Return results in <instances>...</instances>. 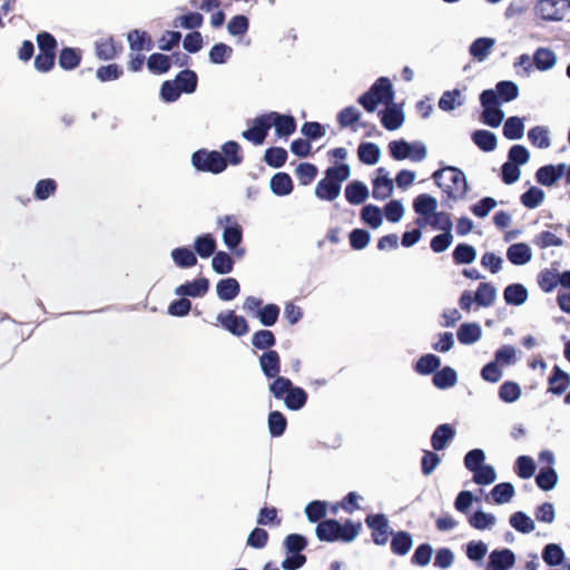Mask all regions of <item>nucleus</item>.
<instances>
[{
	"mask_svg": "<svg viewBox=\"0 0 570 570\" xmlns=\"http://www.w3.org/2000/svg\"><path fill=\"white\" fill-rule=\"evenodd\" d=\"M269 392L277 400H283L285 406L291 411H298L307 402V393L285 376H278L269 384Z\"/></svg>",
	"mask_w": 570,
	"mask_h": 570,
	"instance_id": "nucleus-1",
	"label": "nucleus"
},
{
	"mask_svg": "<svg viewBox=\"0 0 570 570\" xmlns=\"http://www.w3.org/2000/svg\"><path fill=\"white\" fill-rule=\"evenodd\" d=\"M351 168L346 164L328 167L325 177L315 187V195L323 200H334L341 193V185L350 177Z\"/></svg>",
	"mask_w": 570,
	"mask_h": 570,
	"instance_id": "nucleus-2",
	"label": "nucleus"
},
{
	"mask_svg": "<svg viewBox=\"0 0 570 570\" xmlns=\"http://www.w3.org/2000/svg\"><path fill=\"white\" fill-rule=\"evenodd\" d=\"M433 178L438 186L448 194L450 198L461 199L466 195V178L458 168H442L433 174Z\"/></svg>",
	"mask_w": 570,
	"mask_h": 570,
	"instance_id": "nucleus-3",
	"label": "nucleus"
},
{
	"mask_svg": "<svg viewBox=\"0 0 570 570\" xmlns=\"http://www.w3.org/2000/svg\"><path fill=\"white\" fill-rule=\"evenodd\" d=\"M315 533L320 541L351 542L356 537V524L352 521H346L344 524H341L336 520L327 519L317 523Z\"/></svg>",
	"mask_w": 570,
	"mask_h": 570,
	"instance_id": "nucleus-4",
	"label": "nucleus"
},
{
	"mask_svg": "<svg viewBox=\"0 0 570 570\" xmlns=\"http://www.w3.org/2000/svg\"><path fill=\"white\" fill-rule=\"evenodd\" d=\"M394 91L392 82L389 78H379L371 89L363 95L358 102L370 112L375 111L379 106L385 107L389 102L393 101Z\"/></svg>",
	"mask_w": 570,
	"mask_h": 570,
	"instance_id": "nucleus-5",
	"label": "nucleus"
},
{
	"mask_svg": "<svg viewBox=\"0 0 570 570\" xmlns=\"http://www.w3.org/2000/svg\"><path fill=\"white\" fill-rule=\"evenodd\" d=\"M286 558L282 561L284 570H297L306 563V556L301 552L307 547V539L298 533L288 534L284 539Z\"/></svg>",
	"mask_w": 570,
	"mask_h": 570,
	"instance_id": "nucleus-6",
	"label": "nucleus"
},
{
	"mask_svg": "<svg viewBox=\"0 0 570 570\" xmlns=\"http://www.w3.org/2000/svg\"><path fill=\"white\" fill-rule=\"evenodd\" d=\"M387 147L391 157L399 161L409 159L413 163H420L428 156L426 145L419 140L412 142L404 139L392 140Z\"/></svg>",
	"mask_w": 570,
	"mask_h": 570,
	"instance_id": "nucleus-7",
	"label": "nucleus"
},
{
	"mask_svg": "<svg viewBox=\"0 0 570 570\" xmlns=\"http://www.w3.org/2000/svg\"><path fill=\"white\" fill-rule=\"evenodd\" d=\"M191 164L198 171L220 174L226 169V159L216 150L199 149L191 156Z\"/></svg>",
	"mask_w": 570,
	"mask_h": 570,
	"instance_id": "nucleus-8",
	"label": "nucleus"
},
{
	"mask_svg": "<svg viewBox=\"0 0 570 570\" xmlns=\"http://www.w3.org/2000/svg\"><path fill=\"white\" fill-rule=\"evenodd\" d=\"M480 101L483 107L484 124L493 128L499 127L504 118V112L499 107L500 104L497 102V94L493 90H484L480 96Z\"/></svg>",
	"mask_w": 570,
	"mask_h": 570,
	"instance_id": "nucleus-9",
	"label": "nucleus"
},
{
	"mask_svg": "<svg viewBox=\"0 0 570 570\" xmlns=\"http://www.w3.org/2000/svg\"><path fill=\"white\" fill-rule=\"evenodd\" d=\"M570 10L569 0H539L534 11L546 21H560Z\"/></svg>",
	"mask_w": 570,
	"mask_h": 570,
	"instance_id": "nucleus-10",
	"label": "nucleus"
},
{
	"mask_svg": "<svg viewBox=\"0 0 570 570\" xmlns=\"http://www.w3.org/2000/svg\"><path fill=\"white\" fill-rule=\"evenodd\" d=\"M354 222V212L344 209L337 215V225L328 232L327 238L332 243H338L340 235H347L351 247L356 249V228L347 230L348 226H352Z\"/></svg>",
	"mask_w": 570,
	"mask_h": 570,
	"instance_id": "nucleus-11",
	"label": "nucleus"
},
{
	"mask_svg": "<svg viewBox=\"0 0 570 570\" xmlns=\"http://www.w3.org/2000/svg\"><path fill=\"white\" fill-rule=\"evenodd\" d=\"M379 117L382 126L386 130H399L405 122L404 107L402 104L391 101L379 111Z\"/></svg>",
	"mask_w": 570,
	"mask_h": 570,
	"instance_id": "nucleus-12",
	"label": "nucleus"
},
{
	"mask_svg": "<svg viewBox=\"0 0 570 570\" xmlns=\"http://www.w3.org/2000/svg\"><path fill=\"white\" fill-rule=\"evenodd\" d=\"M365 523L371 530V537L375 544L384 546L387 543L391 528L386 515L382 513L368 514L365 519Z\"/></svg>",
	"mask_w": 570,
	"mask_h": 570,
	"instance_id": "nucleus-13",
	"label": "nucleus"
},
{
	"mask_svg": "<svg viewBox=\"0 0 570 570\" xmlns=\"http://www.w3.org/2000/svg\"><path fill=\"white\" fill-rule=\"evenodd\" d=\"M515 562L517 556L511 549H494L489 553L484 570H512Z\"/></svg>",
	"mask_w": 570,
	"mask_h": 570,
	"instance_id": "nucleus-14",
	"label": "nucleus"
},
{
	"mask_svg": "<svg viewBox=\"0 0 570 570\" xmlns=\"http://www.w3.org/2000/svg\"><path fill=\"white\" fill-rule=\"evenodd\" d=\"M271 129V122L267 114H263L252 120V126L242 132V137L254 145H262Z\"/></svg>",
	"mask_w": 570,
	"mask_h": 570,
	"instance_id": "nucleus-15",
	"label": "nucleus"
},
{
	"mask_svg": "<svg viewBox=\"0 0 570 570\" xmlns=\"http://www.w3.org/2000/svg\"><path fill=\"white\" fill-rule=\"evenodd\" d=\"M438 199L428 194L419 195L413 202L414 212L420 215L416 219V225L423 227L428 225V219L432 217L438 210Z\"/></svg>",
	"mask_w": 570,
	"mask_h": 570,
	"instance_id": "nucleus-16",
	"label": "nucleus"
},
{
	"mask_svg": "<svg viewBox=\"0 0 570 570\" xmlns=\"http://www.w3.org/2000/svg\"><path fill=\"white\" fill-rule=\"evenodd\" d=\"M122 51L124 45L112 36L100 38L95 42V55L99 60H114L118 58Z\"/></svg>",
	"mask_w": 570,
	"mask_h": 570,
	"instance_id": "nucleus-17",
	"label": "nucleus"
},
{
	"mask_svg": "<svg viewBox=\"0 0 570 570\" xmlns=\"http://www.w3.org/2000/svg\"><path fill=\"white\" fill-rule=\"evenodd\" d=\"M217 321L235 336H243L249 332L247 321L243 316L236 315L234 311L218 314Z\"/></svg>",
	"mask_w": 570,
	"mask_h": 570,
	"instance_id": "nucleus-18",
	"label": "nucleus"
},
{
	"mask_svg": "<svg viewBox=\"0 0 570 570\" xmlns=\"http://www.w3.org/2000/svg\"><path fill=\"white\" fill-rule=\"evenodd\" d=\"M224 223H226V226L223 232V240L229 249H235L243 239L242 226L229 215L219 219V224Z\"/></svg>",
	"mask_w": 570,
	"mask_h": 570,
	"instance_id": "nucleus-19",
	"label": "nucleus"
},
{
	"mask_svg": "<svg viewBox=\"0 0 570 570\" xmlns=\"http://www.w3.org/2000/svg\"><path fill=\"white\" fill-rule=\"evenodd\" d=\"M271 128L274 126L278 137H288L296 130V120L291 115H282L276 111L267 112Z\"/></svg>",
	"mask_w": 570,
	"mask_h": 570,
	"instance_id": "nucleus-20",
	"label": "nucleus"
},
{
	"mask_svg": "<svg viewBox=\"0 0 570 570\" xmlns=\"http://www.w3.org/2000/svg\"><path fill=\"white\" fill-rule=\"evenodd\" d=\"M127 41L132 52H140L144 50L150 51L155 47L151 36L147 31L140 29L130 30L127 33Z\"/></svg>",
	"mask_w": 570,
	"mask_h": 570,
	"instance_id": "nucleus-21",
	"label": "nucleus"
},
{
	"mask_svg": "<svg viewBox=\"0 0 570 570\" xmlns=\"http://www.w3.org/2000/svg\"><path fill=\"white\" fill-rule=\"evenodd\" d=\"M261 368L264 375L268 379L281 376V357L277 351L268 350L259 357Z\"/></svg>",
	"mask_w": 570,
	"mask_h": 570,
	"instance_id": "nucleus-22",
	"label": "nucleus"
},
{
	"mask_svg": "<svg viewBox=\"0 0 570 570\" xmlns=\"http://www.w3.org/2000/svg\"><path fill=\"white\" fill-rule=\"evenodd\" d=\"M82 60V51L79 48L65 47L60 50L58 56V63L60 68L66 71H71L78 68Z\"/></svg>",
	"mask_w": 570,
	"mask_h": 570,
	"instance_id": "nucleus-23",
	"label": "nucleus"
},
{
	"mask_svg": "<svg viewBox=\"0 0 570 570\" xmlns=\"http://www.w3.org/2000/svg\"><path fill=\"white\" fill-rule=\"evenodd\" d=\"M495 46V39L489 37H481L475 39L470 48V55L478 61L482 62L488 59Z\"/></svg>",
	"mask_w": 570,
	"mask_h": 570,
	"instance_id": "nucleus-24",
	"label": "nucleus"
},
{
	"mask_svg": "<svg viewBox=\"0 0 570 570\" xmlns=\"http://www.w3.org/2000/svg\"><path fill=\"white\" fill-rule=\"evenodd\" d=\"M558 57L553 50L539 47L533 53V63L539 71H548L556 67Z\"/></svg>",
	"mask_w": 570,
	"mask_h": 570,
	"instance_id": "nucleus-25",
	"label": "nucleus"
},
{
	"mask_svg": "<svg viewBox=\"0 0 570 570\" xmlns=\"http://www.w3.org/2000/svg\"><path fill=\"white\" fill-rule=\"evenodd\" d=\"M209 282L205 277L187 282L176 288V294L180 296L200 297L208 292Z\"/></svg>",
	"mask_w": 570,
	"mask_h": 570,
	"instance_id": "nucleus-26",
	"label": "nucleus"
},
{
	"mask_svg": "<svg viewBox=\"0 0 570 570\" xmlns=\"http://www.w3.org/2000/svg\"><path fill=\"white\" fill-rule=\"evenodd\" d=\"M549 392L561 395L570 386V374L562 371L559 366L553 367V373L549 377Z\"/></svg>",
	"mask_w": 570,
	"mask_h": 570,
	"instance_id": "nucleus-27",
	"label": "nucleus"
},
{
	"mask_svg": "<svg viewBox=\"0 0 570 570\" xmlns=\"http://www.w3.org/2000/svg\"><path fill=\"white\" fill-rule=\"evenodd\" d=\"M507 257L513 265H524L532 258V250L525 243L511 245L507 250Z\"/></svg>",
	"mask_w": 570,
	"mask_h": 570,
	"instance_id": "nucleus-28",
	"label": "nucleus"
},
{
	"mask_svg": "<svg viewBox=\"0 0 570 570\" xmlns=\"http://www.w3.org/2000/svg\"><path fill=\"white\" fill-rule=\"evenodd\" d=\"M564 164L543 166L538 169L535 177L541 185L551 186L564 174Z\"/></svg>",
	"mask_w": 570,
	"mask_h": 570,
	"instance_id": "nucleus-29",
	"label": "nucleus"
},
{
	"mask_svg": "<svg viewBox=\"0 0 570 570\" xmlns=\"http://www.w3.org/2000/svg\"><path fill=\"white\" fill-rule=\"evenodd\" d=\"M272 191L277 196H287L293 191V180L287 173H276L269 181Z\"/></svg>",
	"mask_w": 570,
	"mask_h": 570,
	"instance_id": "nucleus-30",
	"label": "nucleus"
},
{
	"mask_svg": "<svg viewBox=\"0 0 570 570\" xmlns=\"http://www.w3.org/2000/svg\"><path fill=\"white\" fill-rule=\"evenodd\" d=\"M509 524L522 534L531 533L535 530L534 520L522 511L514 512L509 518Z\"/></svg>",
	"mask_w": 570,
	"mask_h": 570,
	"instance_id": "nucleus-31",
	"label": "nucleus"
},
{
	"mask_svg": "<svg viewBox=\"0 0 570 570\" xmlns=\"http://www.w3.org/2000/svg\"><path fill=\"white\" fill-rule=\"evenodd\" d=\"M217 295L222 301H232L240 292L239 283L234 277L220 279L216 285Z\"/></svg>",
	"mask_w": 570,
	"mask_h": 570,
	"instance_id": "nucleus-32",
	"label": "nucleus"
},
{
	"mask_svg": "<svg viewBox=\"0 0 570 570\" xmlns=\"http://www.w3.org/2000/svg\"><path fill=\"white\" fill-rule=\"evenodd\" d=\"M498 289L490 283H481L474 294V301L479 306L490 307L494 304Z\"/></svg>",
	"mask_w": 570,
	"mask_h": 570,
	"instance_id": "nucleus-33",
	"label": "nucleus"
},
{
	"mask_svg": "<svg viewBox=\"0 0 570 570\" xmlns=\"http://www.w3.org/2000/svg\"><path fill=\"white\" fill-rule=\"evenodd\" d=\"M454 435L455 430L450 424H441L436 428L431 438L433 449L436 451L445 449Z\"/></svg>",
	"mask_w": 570,
	"mask_h": 570,
	"instance_id": "nucleus-34",
	"label": "nucleus"
},
{
	"mask_svg": "<svg viewBox=\"0 0 570 570\" xmlns=\"http://www.w3.org/2000/svg\"><path fill=\"white\" fill-rule=\"evenodd\" d=\"M528 296V289L522 284H511L503 292V298L509 305H522L527 302Z\"/></svg>",
	"mask_w": 570,
	"mask_h": 570,
	"instance_id": "nucleus-35",
	"label": "nucleus"
},
{
	"mask_svg": "<svg viewBox=\"0 0 570 570\" xmlns=\"http://www.w3.org/2000/svg\"><path fill=\"white\" fill-rule=\"evenodd\" d=\"M497 517L479 510L469 517V524L480 531L492 530L497 524Z\"/></svg>",
	"mask_w": 570,
	"mask_h": 570,
	"instance_id": "nucleus-36",
	"label": "nucleus"
},
{
	"mask_svg": "<svg viewBox=\"0 0 570 570\" xmlns=\"http://www.w3.org/2000/svg\"><path fill=\"white\" fill-rule=\"evenodd\" d=\"M482 336L481 326L478 323H465L458 330L460 343L469 345L478 342Z\"/></svg>",
	"mask_w": 570,
	"mask_h": 570,
	"instance_id": "nucleus-37",
	"label": "nucleus"
},
{
	"mask_svg": "<svg viewBox=\"0 0 570 570\" xmlns=\"http://www.w3.org/2000/svg\"><path fill=\"white\" fill-rule=\"evenodd\" d=\"M194 247L202 258H208L216 253V240L212 234H203L196 237Z\"/></svg>",
	"mask_w": 570,
	"mask_h": 570,
	"instance_id": "nucleus-38",
	"label": "nucleus"
},
{
	"mask_svg": "<svg viewBox=\"0 0 570 570\" xmlns=\"http://www.w3.org/2000/svg\"><path fill=\"white\" fill-rule=\"evenodd\" d=\"M171 258L180 268H189L197 264L196 254L188 247H177L173 249Z\"/></svg>",
	"mask_w": 570,
	"mask_h": 570,
	"instance_id": "nucleus-39",
	"label": "nucleus"
},
{
	"mask_svg": "<svg viewBox=\"0 0 570 570\" xmlns=\"http://www.w3.org/2000/svg\"><path fill=\"white\" fill-rule=\"evenodd\" d=\"M171 67V58L164 53H151L147 59V68L155 75L166 73Z\"/></svg>",
	"mask_w": 570,
	"mask_h": 570,
	"instance_id": "nucleus-40",
	"label": "nucleus"
},
{
	"mask_svg": "<svg viewBox=\"0 0 570 570\" xmlns=\"http://www.w3.org/2000/svg\"><path fill=\"white\" fill-rule=\"evenodd\" d=\"M413 546L412 535L406 531L396 532L391 541V549L394 553L405 556Z\"/></svg>",
	"mask_w": 570,
	"mask_h": 570,
	"instance_id": "nucleus-41",
	"label": "nucleus"
},
{
	"mask_svg": "<svg viewBox=\"0 0 570 570\" xmlns=\"http://www.w3.org/2000/svg\"><path fill=\"white\" fill-rule=\"evenodd\" d=\"M464 104V95L461 90L454 89L443 92L439 100V107L444 111L454 110Z\"/></svg>",
	"mask_w": 570,
	"mask_h": 570,
	"instance_id": "nucleus-42",
	"label": "nucleus"
},
{
	"mask_svg": "<svg viewBox=\"0 0 570 570\" xmlns=\"http://www.w3.org/2000/svg\"><path fill=\"white\" fill-rule=\"evenodd\" d=\"M380 175L375 178L373 183V196L375 198L385 199L387 198L393 190V181L384 175V169H379Z\"/></svg>",
	"mask_w": 570,
	"mask_h": 570,
	"instance_id": "nucleus-43",
	"label": "nucleus"
},
{
	"mask_svg": "<svg viewBox=\"0 0 570 570\" xmlns=\"http://www.w3.org/2000/svg\"><path fill=\"white\" fill-rule=\"evenodd\" d=\"M174 81L181 92L193 94L197 88L198 78L195 71L185 69L176 76Z\"/></svg>",
	"mask_w": 570,
	"mask_h": 570,
	"instance_id": "nucleus-44",
	"label": "nucleus"
},
{
	"mask_svg": "<svg viewBox=\"0 0 570 570\" xmlns=\"http://www.w3.org/2000/svg\"><path fill=\"white\" fill-rule=\"evenodd\" d=\"M528 139L533 146L540 149H547L551 146L550 131L544 126L531 128L528 132Z\"/></svg>",
	"mask_w": 570,
	"mask_h": 570,
	"instance_id": "nucleus-45",
	"label": "nucleus"
},
{
	"mask_svg": "<svg viewBox=\"0 0 570 570\" xmlns=\"http://www.w3.org/2000/svg\"><path fill=\"white\" fill-rule=\"evenodd\" d=\"M268 431L273 438L282 436L287 428V420L279 411H272L267 419Z\"/></svg>",
	"mask_w": 570,
	"mask_h": 570,
	"instance_id": "nucleus-46",
	"label": "nucleus"
},
{
	"mask_svg": "<svg viewBox=\"0 0 570 570\" xmlns=\"http://www.w3.org/2000/svg\"><path fill=\"white\" fill-rule=\"evenodd\" d=\"M223 158L226 159V167L228 165L237 166L243 163L242 148L238 142L229 140L222 146Z\"/></svg>",
	"mask_w": 570,
	"mask_h": 570,
	"instance_id": "nucleus-47",
	"label": "nucleus"
},
{
	"mask_svg": "<svg viewBox=\"0 0 570 570\" xmlns=\"http://www.w3.org/2000/svg\"><path fill=\"white\" fill-rule=\"evenodd\" d=\"M514 494V487L509 482L499 483L491 491V497L497 504L511 502Z\"/></svg>",
	"mask_w": 570,
	"mask_h": 570,
	"instance_id": "nucleus-48",
	"label": "nucleus"
},
{
	"mask_svg": "<svg viewBox=\"0 0 570 570\" xmlns=\"http://www.w3.org/2000/svg\"><path fill=\"white\" fill-rule=\"evenodd\" d=\"M497 102H509L514 100L519 95L518 86L512 81H500L495 90Z\"/></svg>",
	"mask_w": 570,
	"mask_h": 570,
	"instance_id": "nucleus-49",
	"label": "nucleus"
},
{
	"mask_svg": "<svg viewBox=\"0 0 570 570\" xmlns=\"http://www.w3.org/2000/svg\"><path fill=\"white\" fill-rule=\"evenodd\" d=\"M503 135L510 140L521 139L524 135V124L520 117H510L504 122Z\"/></svg>",
	"mask_w": 570,
	"mask_h": 570,
	"instance_id": "nucleus-50",
	"label": "nucleus"
},
{
	"mask_svg": "<svg viewBox=\"0 0 570 570\" xmlns=\"http://www.w3.org/2000/svg\"><path fill=\"white\" fill-rule=\"evenodd\" d=\"M458 382V374L456 372L450 367L446 366L442 368L441 371L436 372L433 377V383L439 389H449L456 384Z\"/></svg>",
	"mask_w": 570,
	"mask_h": 570,
	"instance_id": "nucleus-51",
	"label": "nucleus"
},
{
	"mask_svg": "<svg viewBox=\"0 0 570 570\" xmlns=\"http://www.w3.org/2000/svg\"><path fill=\"white\" fill-rule=\"evenodd\" d=\"M212 267L217 274H228L234 268V261L229 254L219 250L214 254Z\"/></svg>",
	"mask_w": 570,
	"mask_h": 570,
	"instance_id": "nucleus-52",
	"label": "nucleus"
},
{
	"mask_svg": "<svg viewBox=\"0 0 570 570\" xmlns=\"http://www.w3.org/2000/svg\"><path fill=\"white\" fill-rule=\"evenodd\" d=\"M264 160L273 168H281L287 160V151L283 147H269L265 150Z\"/></svg>",
	"mask_w": 570,
	"mask_h": 570,
	"instance_id": "nucleus-53",
	"label": "nucleus"
},
{
	"mask_svg": "<svg viewBox=\"0 0 570 570\" xmlns=\"http://www.w3.org/2000/svg\"><path fill=\"white\" fill-rule=\"evenodd\" d=\"M203 22L204 17L199 12H188L187 14L176 17L174 27L195 30L200 28Z\"/></svg>",
	"mask_w": 570,
	"mask_h": 570,
	"instance_id": "nucleus-54",
	"label": "nucleus"
},
{
	"mask_svg": "<svg viewBox=\"0 0 570 570\" xmlns=\"http://www.w3.org/2000/svg\"><path fill=\"white\" fill-rule=\"evenodd\" d=\"M543 561L551 567L559 566L564 560V552L559 544L549 543L542 551Z\"/></svg>",
	"mask_w": 570,
	"mask_h": 570,
	"instance_id": "nucleus-55",
	"label": "nucleus"
},
{
	"mask_svg": "<svg viewBox=\"0 0 570 570\" xmlns=\"http://www.w3.org/2000/svg\"><path fill=\"white\" fill-rule=\"evenodd\" d=\"M488 550L489 548L485 542L472 540L466 543L465 553L470 561L482 563Z\"/></svg>",
	"mask_w": 570,
	"mask_h": 570,
	"instance_id": "nucleus-56",
	"label": "nucleus"
},
{
	"mask_svg": "<svg viewBox=\"0 0 570 570\" xmlns=\"http://www.w3.org/2000/svg\"><path fill=\"white\" fill-rule=\"evenodd\" d=\"M522 394L521 386L512 381L504 382L499 389V396L505 403L517 402Z\"/></svg>",
	"mask_w": 570,
	"mask_h": 570,
	"instance_id": "nucleus-57",
	"label": "nucleus"
},
{
	"mask_svg": "<svg viewBox=\"0 0 570 570\" xmlns=\"http://www.w3.org/2000/svg\"><path fill=\"white\" fill-rule=\"evenodd\" d=\"M473 141L484 151H492L497 147V136L488 130H476L473 134Z\"/></svg>",
	"mask_w": 570,
	"mask_h": 570,
	"instance_id": "nucleus-58",
	"label": "nucleus"
},
{
	"mask_svg": "<svg viewBox=\"0 0 570 570\" xmlns=\"http://www.w3.org/2000/svg\"><path fill=\"white\" fill-rule=\"evenodd\" d=\"M279 307L276 304H267L256 313V317L264 326H273L279 316Z\"/></svg>",
	"mask_w": 570,
	"mask_h": 570,
	"instance_id": "nucleus-59",
	"label": "nucleus"
},
{
	"mask_svg": "<svg viewBox=\"0 0 570 570\" xmlns=\"http://www.w3.org/2000/svg\"><path fill=\"white\" fill-rule=\"evenodd\" d=\"M537 484L544 491L552 490L558 482V474L551 466L542 468L537 475Z\"/></svg>",
	"mask_w": 570,
	"mask_h": 570,
	"instance_id": "nucleus-60",
	"label": "nucleus"
},
{
	"mask_svg": "<svg viewBox=\"0 0 570 570\" xmlns=\"http://www.w3.org/2000/svg\"><path fill=\"white\" fill-rule=\"evenodd\" d=\"M381 149L377 145L367 142L358 147V159L367 165H374L380 160Z\"/></svg>",
	"mask_w": 570,
	"mask_h": 570,
	"instance_id": "nucleus-61",
	"label": "nucleus"
},
{
	"mask_svg": "<svg viewBox=\"0 0 570 570\" xmlns=\"http://www.w3.org/2000/svg\"><path fill=\"white\" fill-rule=\"evenodd\" d=\"M476 258V250L468 244H460L453 250V259L456 264H471Z\"/></svg>",
	"mask_w": 570,
	"mask_h": 570,
	"instance_id": "nucleus-62",
	"label": "nucleus"
},
{
	"mask_svg": "<svg viewBox=\"0 0 570 570\" xmlns=\"http://www.w3.org/2000/svg\"><path fill=\"white\" fill-rule=\"evenodd\" d=\"M124 75L122 68L117 63H109L100 66L96 71V77L101 82L112 81L119 79Z\"/></svg>",
	"mask_w": 570,
	"mask_h": 570,
	"instance_id": "nucleus-63",
	"label": "nucleus"
},
{
	"mask_svg": "<svg viewBox=\"0 0 570 570\" xmlns=\"http://www.w3.org/2000/svg\"><path fill=\"white\" fill-rule=\"evenodd\" d=\"M276 343L275 335L269 330H259L253 334L252 344L258 350H267Z\"/></svg>",
	"mask_w": 570,
	"mask_h": 570,
	"instance_id": "nucleus-64",
	"label": "nucleus"
}]
</instances>
